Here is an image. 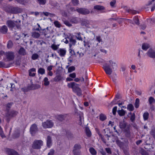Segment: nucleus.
Segmentation results:
<instances>
[{
	"label": "nucleus",
	"instance_id": "nucleus-44",
	"mask_svg": "<svg viewBox=\"0 0 155 155\" xmlns=\"http://www.w3.org/2000/svg\"><path fill=\"white\" fill-rule=\"evenodd\" d=\"M116 0H113L110 2V5L112 8H114L116 7L115 5L116 4Z\"/></svg>",
	"mask_w": 155,
	"mask_h": 155
},
{
	"label": "nucleus",
	"instance_id": "nucleus-31",
	"mask_svg": "<svg viewBox=\"0 0 155 155\" xmlns=\"http://www.w3.org/2000/svg\"><path fill=\"white\" fill-rule=\"evenodd\" d=\"M116 142L120 148H121L124 144V142L121 141L120 140L118 139L116 140Z\"/></svg>",
	"mask_w": 155,
	"mask_h": 155
},
{
	"label": "nucleus",
	"instance_id": "nucleus-51",
	"mask_svg": "<svg viewBox=\"0 0 155 155\" xmlns=\"http://www.w3.org/2000/svg\"><path fill=\"white\" fill-rule=\"evenodd\" d=\"M38 3L40 5H45L46 2V0H37Z\"/></svg>",
	"mask_w": 155,
	"mask_h": 155
},
{
	"label": "nucleus",
	"instance_id": "nucleus-20",
	"mask_svg": "<svg viewBox=\"0 0 155 155\" xmlns=\"http://www.w3.org/2000/svg\"><path fill=\"white\" fill-rule=\"evenodd\" d=\"M8 31V28L5 25L3 26L0 28V32L2 33V34L6 33Z\"/></svg>",
	"mask_w": 155,
	"mask_h": 155
},
{
	"label": "nucleus",
	"instance_id": "nucleus-43",
	"mask_svg": "<svg viewBox=\"0 0 155 155\" xmlns=\"http://www.w3.org/2000/svg\"><path fill=\"white\" fill-rule=\"evenodd\" d=\"M54 24L55 26L57 28H60L61 26V24L58 21H55L54 22Z\"/></svg>",
	"mask_w": 155,
	"mask_h": 155
},
{
	"label": "nucleus",
	"instance_id": "nucleus-9",
	"mask_svg": "<svg viewBox=\"0 0 155 155\" xmlns=\"http://www.w3.org/2000/svg\"><path fill=\"white\" fill-rule=\"evenodd\" d=\"M11 13L17 14L21 13L23 12V9L18 7H12L11 9Z\"/></svg>",
	"mask_w": 155,
	"mask_h": 155
},
{
	"label": "nucleus",
	"instance_id": "nucleus-8",
	"mask_svg": "<svg viewBox=\"0 0 155 155\" xmlns=\"http://www.w3.org/2000/svg\"><path fill=\"white\" fill-rule=\"evenodd\" d=\"M76 11L79 13L83 15H86L90 13L89 10L84 8H77Z\"/></svg>",
	"mask_w": 155,
	"mask_h": 155
},
{
	"label": "nucleus",
	"instance_id": "nucleus-4",
	"mask_svg": "<svg viewBox=\"0 0 155 155\" xmlns=\"http://www.w3.org/2000/svg\"><path fill=\"white\" fill-rule=\"evenodd\" d=\"M43 142L41 140H35L32 144V147L35 149H39L43 145Z\"/></svg>",
	"mask_w": 155,
	"mask_h": 155
},
{
	"label": "nucleus",
	"instance_id": "nucleus-64",
	"mask_svg": "<svg viewBox=\"0 0 155 155\" xmlns=\"http://www.w3.org/2000/svg\"><path fill=\"white\" fill-rule=\"evenodd\" d=\"M150 134L153 136V137L155 138V130H152L150 132Z\"/></svg>",
	"mask_w": 155,
	"mask_h": 155
},
{
	"label": "nucleus",
	"instance_id": "nucleus-1",
	"mask_svg": "<svg viewBox=\"0 0 155 155\" xmlns=\"http://www.w3.org/2000/svg\"><path fill=\"white\" fill-rule=\"evenodd\" d=\"M117 66L116 63L112 60L107 61V74L110 75L113 71L117 69Z\"/></svg>",
	"mask_w": 155,
	"mask_h": 155
},
{
	"label": "nucleus",
	"instance_id": "nucleus-14",
	"mask_svg": "<svg viewBox=\"0 0 155 155\" xmlns=\"http://www.w3.org/2000/svg\"><path fill=\"white\" fill-rule=\"evenodd\" d=\"M28 89L29 90H34L40 87V86L37 84H32L31 85H28Z\"/></svg>",
	"mask_w": 155,
	"mask_h": 155
},
{
	"label": "nucleus",
	"instance_id": "nucleus-28",
	"mask_svg": "<svg viewBox=\"0 0 155 155\" xmlns=\"http://www.w3.org/2000/svg\"><path fill=\"white\" fill-rule=\"evenodd\" d=\"M77 85V84L75 83L74 82H72L71 83L68 84V86L69 88H72L73 90Z\"/></svg>",
	"mask_w": 155,
	"mask_h": 155
},
{
	"label": "nucleus",
	"instance_id": "nucleus-15",
	"mask_svg": "<svg viewBox=\"0 0 155 155\" xmlns=\"http://www.w3.org/2000/svg\"><path fill=\"white\" fill-rule=\"evenodd\" d=\"M57 51L60 56L61 57L65 56L66 53V50L63 48H60Z\"/></svg>",
	"mask_w": 155,
	"mask_h": 155
},
{
	"label": "nucleus",
	"instance_id": "nucleus-25",
	"mask_svg": "<svg viewBox=\"0 0 155 155\" xmlns=\"http://www.w3.org/2000/svg\"><path fill=\"white\" fill-rule=\"evenodd\" d=\"M79 21V18L76 17H72L70 20V21L71 22L75 24L78 23Z\"/></svg>",
	"mask_w": 155,
	"mask_h": 155
},
{
	"label": "nucleus",
	"instance_id": "nucleus-13",
	"mask_svg": "<svg viewBox=\"0 0 155 155\" xmlns=\"http://www.w3.org/2000/svg\"><path fill=\"white\" fill-rule=\"evenodd\" d=\"M94 8L96 11L102 12L105 9V8L103 6L100 5H96L94 7Z\"/></svg>",
	"mask_w": 155,
	"mask_h": 155
},
{
	"label": "nucleus",
	"instance_id": "nucleus-2",
	"mask_svg": "<svg viewBox=\"0 0 155 155\" xmlns=\"http://www.w3.org/2000/svg\"><path fill=\"white\" fill-rule=\"evenodd\" d=\"M20 20H19L18 22L17 21H15L9 20L7 21L6 24L9 28H13L16 27L17 29H19L20 27Z\"/></svg>",
	"mask_w": 155,
	"mask_h": 155
},
{
	"label": "nucleus",
	"instance_id": "nucleus-18",
	"mask_svg": "<svg viewBox=\"0 0 155 155\" xmlns=\"http://www.w3.org/2000/svg\"><path fill=\"white\" fill-rule=\"evenodd\" d=\"M123 8H124L128 13H131L133 14H136L137 12V11L136 10H132L128 9L126 6H124Z\"/></svg>",
	"mask_w": 155,
	"mask_h": 155
},
{
	"label": "nucleus",
	"instance_id": "nucleus-45",
	"mask_svg": "<svg viewBox=\"0 0 155 155\" xmlns=\"http://www.w3.org/2000/svg\"><path fill=\"white\" fill-rule=\"evenodd\" d=\"M149 116V114L147 112H146L144 113L143 116V119L145 120H147L148 119Z\"/></svg>",
	"mask_w": 155,
	"mask_h": 155
},
{
	"label": "nucleus",
	"instance_id": "nucleus-11",
	"mask_svg": "<svg viewBox=\"0 0 155 155\" xmlns=\"http://www.w3.org/2000/svg\"><path fill=\"white\" fill-rule=\"evenodd\" d=\"M147 55L150 58H155V51L152 49H150L147 52Z\"/></svg>",
	"mask_w": 155,
	"mask_h": 155
},
{
	"label": "nucleus",
	"instance_id": "nucleus-46",
	"mask_svg": "<svg viewBox=\"0 0 155 155\" xmlns=\"http://www.w3.org/2000/svg\"><path fill=\"white\" fill-rule=\"evenodd\" d=\"M43 14L45 15L46 16H48V15H50V16L51 17H54L55 16V15L54 14H52L51 13H50L48 12H43Z\"/></svg>",
	"mask_w": 155,
	"mask_h": 155
},
{
	"label": "nucleus",
	"instance_id": "nucleus-56",
	"mask_svg": "<svg viewBox=\"0 0 155 155\" xmlns=\"http://www.w3.org/2000/svg\"><path fill=\"white\" fill-rule=\"evenodd\" d=\"M8 67H9V66H6L4 62L0 61V68H7Z\"/></svg>",
	"mask_w": 155,
	"mask_h": 155
},
{
	"label": "nucleus",
	"instance_id": "nucleus-30",
	"mask_svg": "<svg viewBox=\"0 0 155 155\" xmlns=\"http://www.w3.org/2000/svg\"><path fill=\"white\" fill-rule=\"evenodd\" d=\"M81 147V145L78 144H75L74 147V149L73 150H80Z\"/></svg>",
	"mask_w": 155,
	"mask_h": 155
},
{
	"label": "nucleus",
	"instance_id": "nucleus-49",
	"mask_svg": "<svg viewBox=\"0 0 155 155\" xmlns=\"http://www.w3.org/2000/svg\"><path fill=\"white\" fill-rule=\"evenodd\" d=\"M106 117L103 114H101L100 115L99 118L100 120L104 121L106 119Z\"/></svg>",
	"mask_w": 155,
	"mask_h": 155
},
{
	"label": "nucleus",
	"instance_id": "nucleus-59",
	"mask_svg": "<svg viewBox=\"0 0 155 155\" xmlns=\"http://www.w3.org/2000/svg\"><path fill=\"white\" fill-rule=\"evenodd\" d=\"M72 2L73 5L74 6H76L79 4L78 0H72Z\"/></svg>",
	"mask_w": 155,
	"mask_h": 155
},
{
	"label": "nucleus",
	"instance_id": "nucleus-62",
	"mask_svg": "<svg viewBox=\"0 0 155 155\" xmlns=\"http://www.w3.org/2000/svg\"><path fill=\"white\" fill-rule=\"evenodd\" d=\"M18 3L23 4L26 2L27 0H16Z\"/></svg>",
	"mask_w": 155,
	"mask_h": 155
},
{
	"label": "nucleus",
	"instance_id": "nucleus-19",
	"mask_svg": "<svg viewBox=\"0 0 155 155\" xmlns=\"http://www.w3.org/2000/svg\"><path fill=\"white\" fill-rule=\"evenodd\" d=\"M63 80V77L60 74L57 75L54 78V81L55 82Z\"/></svg>",
	"mask_w": 155,
	"mask_h": 155
},
{
	"label": "nucleus",
	"instance_id": "nucleus-3",
	"mask_svg": "<svg viewBox=\"0 0 155 155\" xmlns=\"http://www.w3.org/2000/svg\"><path fill=\"white\" fill-rule=\"evenodd\" d=\"M18 114V111L13 110L7 111L5 114L7 122L8 123H9L11 119L15 117Z\"/></svg>",
	"mask_w": 155,
	"mask_h": 155
},
{
	"label": "nucleus",
	"instance_id": "nucleus-17",
	"mask_svg": "<svg viewBox=\"0 0 155 155\" xmlns=\"http://www.w3.org/2000/svg\"><path fill=\"white\" fill-rule=\"evenodd\" d=\"M67 115H59L57 116V119L60 121H62L65 120L66 118Z\"/></svg>",
	"mask_w": 155,
	"mask_h": 155
},
{
	"label": "nucleus",
	"instance_id": "nucleus-34",
	"mask_svg": "<svg viewBox=\"0 0 155 155\" xmlns=\"http://www.w3.org/2000/svg\"><path fill=\"white\" fill-rule=\"evenodd\" d=\"M140 105V100L139 98H136L134 103V106L135 108H137L139 107Z\"/></svg>",
	"mask_w": 155,
	"mask_h": 155
},
{
	"label": "nucleus",
	"instance_id": "nucleus-24",
	"mask_svg": "<svg viewBox=\"0 0 155 155\" xmlns=\"http://www.w3.org/2000/svg\"><path fill=\"white\" fill-rule=\"evenodd\" d=\"M117 112L118 115L120 117L124 116L126 113V111L122 109L118 110Z\"/></svg>",
	"mask_w": 155,
	"mask_h": 155
},
{
	"label": "nucleus",
	"instance_id": "nucleus-7",
	"mask_svg": "<svg viewBox=\"0 0 155 155\" xmlns=\"http://www.w3.org/2000/svg\"><path fill=\"white\" fill-rule=\"evenodd\" d=\"M53 125L54 123L50 120H48L42 123V126L44 128H51Z\"/></svg>",
	"mask_w": 155,
	"mask_h": 155
},
{
	"label": "nucleus",
	"instance_id": "nucleus-10",
	"mask_svg": "<svg viewBox=\"0 0 155 155\" xmlns=\"http://www.w3.org/2000/svg\"><path fill=\"white\" fill-rule=\"evenodd\" d=\"M73 92L76 94L78 96H80L82 95L81 89L78 86L77 84L73 90Z\"/></svg>",
	"mask_w": 155,
	"mask_h": 155
},
{
	"label": "nucleus",
	"instance_id": "nucleus-48",
	"mask_svg": "<svg viewBox=\"0 0 155 155\" xmlns=\"http://www.w3.org/2000/svg\"><path fill=\"white\" fill-rule=\"evenodd\" d=\"M129 114H131L130 118V120L132 122H133L135 120V114L134 113H133L132 114L131 112L129 113Z\"/></svg>",
	"mask_w": 155,
	"mask_h": 155
},
{
	"label": "nucleus",
	"instance_id": "nucleus-35",
	"mask_svg": "<svg viewBox=\"0 0 155 155\" xmlns=\"http://www.w3.org/2000/svg\"><path fill=\"white\" fill-rule=\"evenodd\" d=\"M149 47L148 44L143 43L142 44V48L144 50L146 51Z\"/></svg>",
	"mask_w": 155,
	"mask_h": 155
},
{
	"label": "nucleus",
	"instance_id": "nucleus-55",
	"mask_svg": "<svg viewBox=\"0 0 155 155\" xmlns=\"http://www.w3.org/2000/svg\"><path fill=\"white\" fill-rule=\"evenodd\" d=\"M73 152L74 155H81L80 150H73Z\"/></svg>",
	"mask_w": 155,
	"mask_h": 155
},
{
	"label": "nucleus",
	"instance_id": "nucleus-52",
	"mask_svg": "<svg viewBox=\"0 0 155 155\" xmlns=\"http://www.w3.org/2000/svg\"><path fill=\"white\" fill-rule=\"evenodd\" d=\"M13 45V43L12 41L9 40L7 45V47L8 48H11Z\"/></svg>",
	"mask_w": 155,
	"mask_h": 155
},
{
	"label": "nucleus",
	"instance_id": "nucleus-33",
	"mask_svg": "<svg viewBox=\"0 0 155 155\" xmlns=\"http://www.w3.org/2000/svg\"><path fill=\"white\" fill-rule=\"evenodd\" d=\"M70 43L69 44V45L70 48H71L72 45H74L76 42V40L72 38H70Z\"/></svg>",
	"mask_w": 155,
	"mask_h": 155
},
{
	"label": "nucleus",
	"instance_id": "nucleus-32",
	"mask_svg": "<svg viewBox=\"0 0 155 155\" xmlns=\"http://www.w3.org/2000/svg\"><path fill=\"white\" fill-rule=\"evenodd\" d=\"M134 21V24H135L137 25H140V22L139 19L137 16H135L133 19Z\"/></svg>",
	"mask_w": 155,
	"mask_h": 155
},
{
	"label": "nucleus",
	"instance_id": "nucleus-23",
	"mask_svg": "<svg viewBox=\"0 0 155 155\" xmlns=\"http://www.w3.org/2000/svg\"><path fill=\"white\" fill-rule=\"evenodd\" d=\"M40 36V34L37 32L34 31L31 33V36L33 38H38Z\"/></svg>",
	"mask_w": 155,
	"mask_h": 155
},
{
	"label": "nucleus",
	"instance_id": "nucleus-63",
	"mask_svg": "<svg viewBox=\"0 0 155 155\" xmlns=\"http://www.w3.org/2000/svg\"><path fill=\"white\" fill-rule=\"evenodd\" d=\"M141 154L142 155H149L148 153L144 150H142Z\"/></svg>",
	"mask_w": 155,
	"mask_h": 155
},
{
	"label": "nucleus",
	"instance_id": "nucleus-16",
	"mask_svg": "<svg viewBox=\"0 0 155 155\" xmlns=\"http://www.w3.org/2000/svg\"><path fill=\"white\" fill-rule=\"evenodd\" d=\"M120 148L123 150V152L125 155H128V147L127 145L124 144L123 147Z\"/></svg>",
	"mask_w": 155,
	"mask_h": 155
},
{
	"label": "nucleus",
	"instance_id": "nucleus-61",
	"mask_svg": "<svg viewBox=\"0 0 155 155\" xmlns=\"http://www.w3.org/2000/svg\"><path fill=\"white\" fill-rule=\"evenodd\" d=\"M154 101V99L152 97H150L149 99V101L150 104H152Z\"/></svg>",
	"mask_w": 155,
	"mask_h": 155
},
{
	"label": "nucleus",
	"instance_id": "nucleus-22",
	"mask_svg": "<svg viewBox=\"0 0 155 155\" xmlns=\"http://www.w3.org/2000/svg\"><path fill=\"white\" fill-rule=\"evenodd\" d=\"M18 52L19 54L22 55H25L27 54L25 50L23 47L20 48Z\"/></svg>",
	"mask_w": 155,
	"mask_h": 155
},
{
	"label": "nucleus",
	"instance_id": "nucleus-54",
	"mask_svg": "<svg viewBox=\"0 0 155 155\" xmlns=\"http://www.w3.org/2000/svg\"><path fill=\"white\" fill-rule=\"evenodd\" d=\"M75 67L74 66H72L69 67L68 69V72H71L72 71H74Z\"/></svg>",
	"mask_w": 155,
	"mask_h": 155
},
{
	"label": "nucleus",
	"instance_id": "nucleus-50",
	"mask_svg": "<svg viewBox=\"0 0 155 155\" xmlns=\"http://www.w3.org/2000/svg\"><path fill=\"white\" fill-rule=\"evenodd\" d=\"M38 57V54L35 53L33 54L31 56V58L33 60H35L37 59Z\"/></svg>",
	"mask_w": 155,
	"mask_h": 155
},
{
	"label": "nucleus",
	"instance_id": "nucleus-36",
	"mask_svg": "<svg viewBox=\"0 0 155 155\" xmlns=\"http://www.w3.org/2000/svg\"><path fill=\"white\" fill-rule=\"evenodd\" d=\"M127 109L130 111H133L134 110V108L133 105L131 104H129L127 105Z\"/></svg>",
	"mask_w": 155,
	"mask_h": 155
},
{
	"label": "nucleus",
	"instance_id": "nucleus-6",
	"mask_svg": "<svg viewBox=\"0 0 155 155\" xmlns=\"http://www.w3.org/2000/svg\"><path fill=\"white\" fill-rule=\"evenodd\" d=\"M5 55L9 61L13 60L15 58L14 53L12 51L6 52L5 53Z\"/></svg>",
	"mask_w": 155,
	"mask_h": 155
},
{
	"label": "nucleus",
	"instance_id": "nucleus-41",
	"mask_svg": "<svg viewBox=\"0 0 155 155\" xmlns=\"http://www.w3.org/2000/svg\"><path fill=\"white\" fill-rule=\"evenodd\" d=\"M44 84L45 86H48L50 84V82L48 81V79L47 77H45L44 79Z\"/></svg>",
	"mask_w": 155,
	"mask_h": 155
},
{
	"label": "nucleus",
	"instance_id": "nucleus-37",
	"mask_svg": "<svg viewBox=\"0 0 155 155\" xmlns=\"http://www.w3.org/2000/svg\"><path fill=\"white\" fill-rule=\"evenodd\" d=\"M38 73L41 75H43L45 73V69L43 68H40L38 70Z\"/></svg>",
	"mask_w": 155,
	"mask_h": 155
},
{
	"label": "nucleus",
	"instance_id": "nucleus-29",
	"mask_svg": "<svg viewBox=\"0 0 155 155\" xmlns=\"http://www.w3.org/2000/svg\"><path fill=\"white\" fill-rule=\"evenodd\" d=\"M81 25L82 26H86L89 24V21L85 19H82L81 20Z\"/></svg>",
	"mask_w": 155,
	"mask_h": 155
},
{
	"label": "nucleus",
	"instance_id": "nucleus-58",
	"mask_svg": "<svg viewBox=\"0 0 155 155\" xmlns=\"http://www.w3.org/2000/svg\"><path fill=\"white\" fill-rule=\"evenodd\" d=\"M98 134L99 135L100 137H101V140L105 144L106 143V142L103 136L101 134L99 133H98Z\"/></svg>",
	"mask_w": 155,
	"mask_h": 155
},
{
	"label": "nucleus",
	"instance_id": "nucleus-40",
	"mask_svg": "<svg viewBox=\"0 0 155 155\" xmlns=\"http://www.w3.org/2000/svg\"><path fill=\"white\" fill-rule=\"evenodd\" d=\"M59 45H55L54 44H52L51 46V48L54 50L55 51L57 50L59 47Z\"/></svg>",
	"mask_w": 155,
	"mask_h": 155
},
{
	"label": "nucleus",
	"instance_id": "nucleus-47",
	"mask_svg": "<svg viewBox=\"0 0 155 155\" xmlns=\"http://www.w3.org/2000/svg\"><path fill=\"white\" fill-rule=\"evenodd\" d=\"M67 135L68 138H74L73 134L70 132L68 131L66 133Z\"/></svg>",
	"mask_w": 155,
	"mask_h": 155
},
{
	"label": "nucleus",
	"instance_id": "nucleus-21",
	"mask_svg": "<svg viewBox=\"0 0 155 155\" xmlns=\"http://www.w3.org/2000/svg\"><path fill=\"white\" fill-rule=\"evenodd\" d=\"M127 124V123L124 121H121L120 122L119 126L121 129H123L126 127Z\"/></svg>",
	"mask_w": 155,
	"mask_h": 155
},
{
	"label": "nucleus",
	"instance_id": "nucleus-60",
	"mask_svg": "<svg viewBox=\"0 0 155 155\" xmlns=\"http://www.w3.org/2000/svg\"><path fill=\"white\" fill-rule=\"evenodd\" d=\"M64 23L68 27H71L72 26V25L70 23V22L67 20L64 21Z\"/></svg>",
	"mask_w": 155,
	"mask_h": 155
},
{
	"label": "nucleus",
	"instance_id": "nucleus-27",
	"mask_svg": "<svg viewBox=\"0 0 155 155\" xmlns=\"http://www.w3.org/2000/svg\"><path fill=\"white\" fill-rule=\"evenodd\" d=\"M124 132L125 136L127 137H129L130 136V133L129 128L127 127L125 130Z\"/></svg>",
	"mask_w": 155,
	"mask_h": 155
},
{
	"label": "nucleus",
	"instance_id": "nucleus-39",
	"mask_svg": "<svg viewBox=\"0 0 155 155\" xmlns=\"http://www.w3.org/2000/svg\"><path fill=\"white\" fill-rule=\"evenodd\" d=\"M89 151L93 155H96L97 152L95 149L93 147H91L89 149Z\"/></svg>",
	"mask_w": 155,
	"mask_h": 155
},
{
	"label": "nucleus",
	"instance_id": "nucleus-5",
	"mask_svg": "<svg viewBox=\"0 0 155 155\" xmlns=\"http://www.w3.org/2000/svg\"><path fill=\"white\" fill-rule=\"evenodd\" d=\"M38 131V128L37 125L34 124H32L30 128V132L32 136H34Z\"/></svg>",
	"mask_w": 155,
	"mask_h": 155
},
{
	"label": "nucleus",
	"instance_id": "nucleus-38",
	"mask_svg": "<svg viewBox=\"0 0 155 155\" xmlns=\"http://www.w3.org/2000/svg\"><path fill=\"white\" fill-rule=\"evenodd\" d=\"M85 132L86 135L88 137H90L91 136V133L88 128H86Z\"/></svg>",
	"mask_w": 155,
	"mask_h": 155
},
{
	"label": "nucleus",
	"instance_id": "nucleus-26",
	"mask_svg": "<svg viewBox=\"0 0 155 155\" xmlns=\"http://www.w3.org/2000/svg\"><path fill=\"white\" fill-rule=\"evenodd\" d=\"M51 138L50 136H48L47 138V144L48 147H50L51 144Z\"/></svg>",
	"mask_w": 155,
	"mask_h": 155
},
{
	"label": "nucleus",
	"instance_id": "nucleus-42",
	"mask_svg": "<svg viewBox=\"0 0 155 155\" xmlns=\"http://www.w3.org/2000/svg\"><path fill=\"white\" fill-rule=\"evenodd\" d=\"M12 6L6 7L5 8L4 10L7 12L11 13V9Z\"/></svg>",
	"mask_w": 155,
	"mask_h": 155
},
{
	"label": "nucleus",
	"instance_id": "nucleus-12",
	"mask_svg": "<svg viewBox=\"0 0 155 155\" xmlns=\"http://www.w3.org/2000/svg\"><path fill=\"white\" fill-rule=\"evenodd\" d=\"M6 152L8 155H20L15 150L10 149H7Z\"/></svg>",
	"mask_w": 155,
	"mask_h": 155
},
{
	"label": "nucleus",
	"instance_id": "nucleus-53",
	"mask_svg": "<svg viewBox=\"0 0 155 155\" xmlns=\"http://www.w3.org/2000/svg\"><path fill=\"white\" fill-rule=\"evenodd\" d=\"M117 106L114 107L112 109V113L114 115H115L116 114V112L117 111Z\"/></svg>",
	"mask_w": 155,
	"mask_h": 155
},
{
	"label": "nucleus",
	"instance_id": "nucleus-57",
	"mask_svg": "<svg viewBox=\"0 0 155 155\" xmlns=\"http://www.w3.org/2000/svg\"><path fill=\"white\" fill-rule=\"evenodd\" d=\"M12 104V103H8L6 106V110L7 111L9 110V109L11 108V107Z\"/></svg>",
	"mask_w": 155,
	"mask_h": 155
}]
</instances>
